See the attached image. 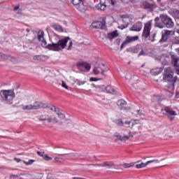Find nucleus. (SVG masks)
<instances>
[{
    "instance_id": "obj_40",
    "label": "nucleus",
    "mask_w": 179,
    "mask_h": 179,
    "mask_svg": "<svg viewBox=\"0 0 179 179\" xmlns=\"http://www.w3.org/2000/svg\"><path fill=\"white\" fill-rule=\"evenodd\" d=\"M122 23H124V24H127L128 23L129 24V18L124 17L122 20Z\"/></svg>"
},
{
    "instance_id": "obj_22",
    "label": "nucleus",
    "mask_w": 179,
    "mask_h": 179,
    "mask_svg": "<svg viewBox=\"0 0 179 179\" xmlns=\"http://www.w3.org/2000/svg\"><path fill=\"white\" fill-rule=\"evenodd\" d=\"M105 90L107 92V93H110V94H117V90L114 89L113 87H111V85L106 87Z\"/></svg>"
},
{
    "instance_id": "obj_39",
    "label": "nucleus",
    "mask_w": 179,
    "mask_h": 179,
    "mask_svg": "<svg viewBox=\"0 0 179 179\" xmlns=\"http://www.w3.org/2000/svg\"><path fill=\"white\" fill-rule=\"evenodd\" d=\"M129 24L126 23L124 24L120 25L118 27V29H120V30H124V29H127V27H128Z\"/></svg>"
},
{
    "instance_id": "obj_50",
    "label": "nucleus",
    "mask_w": 179,
    "mask_h": 179,
    "mask_svg": "<svg viewBox=\"0 0 179 179\" xmlns=\"http://www.w3.org/2000/svg\"><path fill=\"white\" fill-rule=\"evenodd\" d=\"M85 83H86V81H78V82L77 83V85H78V86H82V85H85Z\"/></svg>"
},
{
    "instance_id": "obj_33",
    "label": "nucleus",
    "mask_w": 179,
    "mask_h": 179,
    "mask_svg": "<svg viewBox=\"0 0 179 179\" xmlns=\"http://www.w3.org/2000/svg\"><path fill=\"white\" fill-rule=\"evenodd\" d=\"M50 115H41L39 117V121H48Z\"/></svg>"
},
{
    "instance_id": "obj_15",
    "label": "nucleus",
    "mask_w": 179,
    "mask_h": 179,
    "mask_svg": "<svg viewBox=\"0 0 179 179\" xmlns=\"http://www.w3.org/2000/svg\"><path fill=\"white\" fill-rule=\"evenodd\" d=\"M49 58L50 57L48 56L44 55H38L33 57V59H34V61H39L40 62H45V61Z\"/></svg>"
},
{
    "instance_id": "obj_64",
    "label": "nucleus",
    "mask_w": 179,
    "mask_h": 179,
    "mask_svg": "<svg viewBox=\"0 0 179 179\" xmlns=\"http://www.w3.org/2000/svg\"><path fill=\"white\" fill-rule=\"evenodd\" d=\"M58 159H59V158H55V160H58Z\"/></svg>"
},
{
    "instance_id": "obj_49",
    "label": "nucleus",
    "mask_w": 179,
    "mask_h": 179,
    "mask_svg": "<svg viewBox=\"0 0 179 179\" xmlns=\"http://www.w3.org/2000/svg\"><path fill=\"white\" fill-rule=\"evenodd\" d=\"M90 82H97V80H100V79H97L96 78H93L92 77L90 79Z\"/></svg>"
},
{
    "instance_id": "obj_18",
    "label": "nucleus",
    "mask_w": 179,
    "mask_h": 179,
    "mask_svg": "<svg viewBox=\"0 0 179 179\" xmlns=\"http://www.w3.org/2000/svg\"><path fill=\"white\" fill-rule=\"evenodd\" d=\"M0 58H2V59H8V61H11V62H16V59L10 55L0 53Z\"/></svg>"
},
{
    "instance_id": "obj_9",
    "label": "nucleus",
    "mask_w": 179,
    "mask_h": 179,
    "mask_svg": "<svg viewBox=\"0 0 179 179\" xmlns=\"http://www.w3.org/2000/svg\"><path fill=\"white\" fill-rule=\"evenodd\" d=\"M77 66L79 71H81L82 72H89L92 68L90 64L87 63H78Z\"/></svg>"
},
{
    "instance_id": "obj_62",
    "label": "nucleus",
    "mask_w": 179,
    "mask_h": 179,
    "mask_svg": "<svg viewBox=\"0 0 179 179\" xmlns=\"http://www.w3.org/2000/svg\"><path fill=\"white\" fill-rule=\"evenodd\" d=\"M56 148H57L58 149H60V148H61V147H56Z\"/></svg>"
},
{
    "instance_id": "obj_12",
    "label": "nucleus",
    "mask_w": 179,
    "mask_h": 179,
    "mask_svg": "<svg viewBox=\"0 0 179 179\" xmlns=\"http://www.w3.org/2000/svg\"><path fill=\"white\" fill-rule=\"evenodd\" d=\"M115 138H117L119 141H121V142H125L129 139V138H134V135L131 134V131L129 132V136H121L118 133L115 134Z\"/></svg>"
},
{
    "instance_id": "obj_58",
    "label": "nucleus",
    "mask_w": 179,
    "mask_h": 179,
    "mask_svg": "<svg viewBox=\"0 0 179 179\" xmlns=\"http://www.w3.org/2000/svg\"><path fill=\"white\" fill-rule=\"evenodd\" d=\"M64 155H69V154H59V156H64Z\"/></svg>"
},
{
    "instance_id": "obj_13",
    "label": "nucleus",
    "mask_w": 179,
    "mask_h": 179,
    "mask_svg": "<svg viewBox=\"0 0 179 179\" xmlns=\"http://www.w3.org/2000/svg\"><path fill=\"white\" fill-rule=\"evenodd\" d=\"M168 13L175 19V20H179V10L176 8H171Z\"/></svg>"
},
{
    "instance_id": "obj_60",
    "label": "nucleus",
    "mask_w": 179,
    "mask_h": 179,
    "mask_svg": "<svg viewBox=\"0 0 179 179\" xmlns=\"http://www.w3.org/2000/svg\"><path fill=\"white\" fill-rule=\"evenodd\" d=\"M157 2H162V0H157Z\"/></svg>"
},
{
    "instance_id": "obj_46",
    "label": "nucleus",
    "mask_w": 179,
    "mask_h": 179,
    "mask_svg": "<svg viewBox=\"0 0 179 179\" xmlns=\"http://www.w3.org/2000/svg\"><path fill=\"white\" fill-rule=\"evenodd\" d=\"M72 45H73V43H72V41H71L69 44V46H68V48L67 50H72Z\"/></svg>"
},
{
    "instance_id": "obj_4",
    "label": "nucleus",
    "mask_w": 179,
    "mask_h": 179,
    "mask_svg": "<svg viewBox=\"0 0 179 179\" xmlns=\"http://www.w3.org/2000/svg\"><path fill=\"white\" fill-rule=\"evenodd\" d=\"M160 19L163 24H164V26L166 27L168 29H173V27H174V22H173L171 17H169L166 15H161Z\"/></svg>"
},
{
    "instance_id": "obj_45",
    "label": "nucleus",
    "mask_w": 179,
    "mask_h": 179,
    "mask_svg": "<svg viewBox=\"0 0 179 179\" xmlns=\"http://www.w3.org/2000/svg\"><path fill=\"white\" fill-rule=\"evenodd\" d=\"M55 113H56V114L59 115V114H61L60 109L59 108H55Z\"/></svg>"
},
{
    "instance_id": "obj_53",
    "label": "nucleus",
    "mask_w": 179,
    "mask_h": 179,
    "mask_svg": "<svg viewBox=\"0 0 179 179\" xmlns=\"http://www.w3.org/2000/svg\"><path fill=\"white\" fill-rule=\"evenodd\" d=\"M134 122V125H135L136 124H139V120H132Z\"/></svg>"
},
{
    "instance_id": "obj_32",
    "label": "nucleus",
    "mask_w": 179,
    "mask_h": 179,
    "mask_svg": "<svg viewBox=\"0 0 179 179\" xmlns=\"http://www.w3.org/2000/svg\"><path fill=\"white\" fill-rule=\"evenodd\" d=\"M84 0H71V3L76 6V8H78V6L80 4L81 2H83Z\"/></svg>"
},
{
    "instance_id": "obj_25",
    "label": "nucleus",
    "mask_w": 179,
    "mask_h": 179,
    "mask_svg": "<svg viewBox=\"0 0 179 179\" xmlns=\"http://www.w3.org/2000/svg\"><path fill=\"white\" fill-rule=\"evenodd\" d=\"M159 20H160V17H155V27H159V29H163L164 27V25H163V24L159 22Z\"/></svg>"
},
{
    "instance_id": "obj_1",
    "label": "nucleus",
    "mask_w": 179,
    "mask_h": 179,
    "mask_svg": "<svg viewBox=\"0 0 179 179\" xmlns=\"http://www.w3.org/2000/svg\"><path fill=\"white\" fill-rule=\"evenodd\" d=\"M37 38L38 41H41L43 47H45V48L50 51H62V50H65V47L68 44V41L71 40V38L67 36L59 40L57 43H52V44L47 45V41L44 39V31L41 30L38 31Z\"/></svg>"
},
{
    "instance_id": "obj_42",
    "label": "nucleus",
    "mask_w": 179,
    "mask_h": 179,
    "mask_svg": "<svg viewBox=\"0 0 179 179\" xmlns=\"http://www.w3.org/2000/svg\"><path fill=\"white\" fill-rule=\"evenodd\" d=\"M46 106H47L46 108H50L51 110V111H55V108H56L55 106H54L52 105L48 106L47 104H46Z\"/></svg>"
},
{
    "instance_id": "obj_16",
    "label": "nucleus",
    "mask_w": 179,
    "mask_h": 179,
    "mask_svg": "<svg viewBox=\"0 0 179 179\" xmlns=\"http://www.w3.org/2000/svg\"><path fill=\"white\" fill-rule=\"evenodd\" d=\"M157 162H159V159L150 160L145 163L142 162L141 164H136V169H143V167H146V166H148V164H150V163H157Z\"/></svg>"
},
{
    "instance_id": "obj_41",
    "label": "nucleus",
    "mask_w": 179,
    "mask_h": 179,
    "mask_svg": "<svg viewBox=\"0 0 179 179\" xmlns=\"http://www.w3.org/2000/svg\"><path fill=\"white\" fill-rule=\"evenodd\" d=\"M43 159H44V160H46L47 162H48V160H52V157H49L48 155H45L43 156Z\"/></svg>"
},
{
    "instance_id": "obj_48",
    "label": "nucleus",
    "mask_w": 179,
    "mask_h": 179,
    "mask_svg": "<svg viewBox=\"0 0 179 179\" xmlns=\"http://www.w3.org/2000/svg\"><path fill=\"white\" fill-rule=\"evenodd\" d=\"M141 55H146V52H145L143 50H142L139 52L138 57H141Z\"/></svg>"
},
{
    "instance_id": "obj_21",
    "label": "nucleus",
    "mask_w": 179,
    "mask_h": 179,
    "mask_svg": "<svg viewBox=\"0 0 179 179\" xmlns=\"http://www.w3.org/2000/svg\"><path fill=\"white\" fill-rule=\"evenodd\" d=\"M178 61H179V57L178 56L176 55H171V63L173 64V66H178Z\"/></svg>"
},
{
    "instance_id": "obj_8",
    "label": "nucleus",
    "mask_w": 179,
    "mask_h": 179,
    "mask_svg": "<svg viewBox=\"0 0 179 179\" xmlns=\"http://www.w3.org/2000/svg\"><path fill=\"white\" fill-rule=\"evenodd\" d=\"M138 38H139L138 36H127L125 41L122 43L120 46V50H122L127 44H129V43H134V41H136Z\"/></svg>"
},
{
    "instance_id": "obj_11",
    "label": "nucleus",
    "mask_w": 179,
    "mask_h": 179,
    "mask_svg": "<svg viewBox=\"0 0 179 179\" xmlns=\"http://www.w3.org/2000/svg\"><path fill=\"white\" fill-rule=\"evenodd\" d=\"M171 33H173V31H164V32H162V38L160 39L159 43H166V41L169 40Z\"/></svg>"
},
{
    "instance_id": "obj_24",
    "label": "nucleus",
    "mask_w": 179,
    "mask_h": 179,
    "mask_svg": "<svg viewBox=\"0 0 179 179\" xmlns=\"http://www.w3.org/2000/svg\"><path fill=\"white\" fill-rule=\"evenodd\" d=\"M99 69H100L101 75H104V73L108 71V67H107L106 65H104V64H100Z\"/></svg>"
},
{
    "instance_id": "obj_44",
    "label": "nucleus",
    "mask_w": 179,
    "mask_h": 179,
    "mask_svg": "<svg viewBox=\"0 0 179 179\" xmlns=\"http://www.w3.org/2000/svg\"><path fill=\"white\" fill-rule=\"evenodd\" d=\"M62 86L68 90V85H66V83H65V81H62Z\"/></svg>"
},
{
    "instance_id": "obj_6",
    "label": "nucleus",
    "mask_w": 179,
    "mask_h": 179,
    "mask_svg": "<svg viewBox=\"0 0 179 179\" xmlns=\"http://www.w3.org/2000/svg\"><path fill=\"white\" fill-rule=\"evenodd\" d=\"M162 111L164 115H167L169 118H171V121H173V120H174V116L177 115L176 110H173L169 106L165 107Z\"/></svg>"
},
{
    "instance_id": "obj_63",
    "label": "nucleus",
    "mask_w": 179,
    "mask_h": 179,
    "mask_svg": "<svg viewBox=\"0 0 179 179\" xmlns=\"http://www.w3.org/2000/svg\"><path fill=\"white\" fill-rule=\"evenodd\" d=\"M122 2H124V1H125V0H120Z\"/></svg>"
},
{
    "instance_id": "obj_10",
    "label": "nucleus",
    "mask_w": 179,
    "mask_h": 179,
    "mask_svg": "<svg viewBox=\"0 0 179 179\" xmlns=\"http://www.w3.org/2000/svg\"><path fill=\"white\" fill-rule=\"evenodd\" d=\"M92 29H101V30H104L106 29V21H96L92 24Z\"/></svg>"
},
{
    "instance_id": "obj_20",
    "label": "nucleus",
    "mask_w": 179,
    "mask_h": 179,
    "mask_svg": "<svg viewBox=\"0 0 179 179\" xmlns=\"http://www.w3.org/2000/svg\"><path fill=\"white\" fill-rule=\"evenodd\" d=\"M76 9H78V10H79V12H86V10H87V7L86 6H85V1H83V2H81L79 6L78 7H76Z\"/></svg>"
},
{
    "instance_id": "obj_61",
    "label": "nucleus",
    "mask_w": 179,
    "mask_h": 179,
    "mask_svg": "<svg viewBox=\"0 0 179 179\" xmlns=\"http://www.w3.org/2000/svg\"><path fill=\"white\" fill-rule=\"evenodd\" d=\"M134 85H135V84H131V86H132L133 87H134Z\"/></svg>"
},
{
    "instance_id": "obj_26",
    "label": "nucleus",
    "mask_w": 179,
    "mask_h": 179,
    "mask_svg": "<svg viewBox=\"0 0 179 179\" xmlns=\"http://www.w3.org/2000/svg\"><path fill=\"white\" fill-rule=\"evenodd\" d=\"M117 105H119L120 107H121V110H125V108H124V106H127V101L124 99H120L117 101Z\"/></svg>"
},
{
    "instance_id": "obj_14",
    "label": "nucleus",
    "mask_w": 179,
    "mask_h": 179,
    "mask_svg": "<svg viewBox=\"0 0 179 179\" xmlns=\"http://www.w3.org/2000/svg\"><path fill=\"white\" fill-rule=\"evenodd\" d=\"M143 6L144 9H146L148 12H153L156 9V5L150 4L148 1H144L143 3Z\"/></svg>"
},
{
    "instance_id": "obj_5",
    "label": "nucleus",
    "mask_w": 179,
    "mask_h": 179,
    "mask_svg": "<svg viewBox=\"0 0 179 179\" xmlns=\"http://www.w3.org/2000/svg\"><path fill=\"white\" fill-rule=\"evenodd\" d=\"M47 103L36 101L34 105L29 104L22 107V110H39V108H45Z\"/></svg>"
},
{
    "instance_id": "obj_27",
    "label": "nucleus",
    "mask_w": 179,
    "mask_h": 179,
    "mask_svg": "<svg viewBox=\"0 0 179 179\" xmlns=\"http://www.w3.org/2000/svg\"><path fill=\"white\" fill-rule=\"evenodd\" d=\"M117 36L118 33H117V31H114L112 33L108 34V38H109V40H113L115 38V37H117Z\"/></svg>"
},
{
    "instance_id": "obj_35",
    "label": "nucleus",
    "mask_w": 179,
    "mask_h": 179,
    "mask_svg": "<svg viewBox=\"0 0 179 179\" xmlns=\"http://www.w3.org/2000/svg\"><path fill=\"white\" fill-rule=\"evenodd\" d=\"M122 166L124 169H129V167H134V166H135V162H131L130 164H124Z\"/></svg>"
},
{
    "instance_id": "obj_17",
    "label": "nucleus",
    "mask_w": 179,
    "mask_h": 179,
    "mask_svg": "<svg viewBox=\"0 0 179 179\" xmlns=\"http://www.w3.org/2000/svg\"><path fill=\"white\" fill-rule=\"evenodd\" d=\"M108 0H100V3L97 5L96 8L100 10H104L107 8V3Z\"/></svg>"
},
{
    "instance_id": "obj_28",
    "label": "nucleus",
    "mask_w": 179,
    "mask_h": 179,
    "mask_svg": "<svg viewBox=\"0 0 179 179\" xmlns=\"http://www.w3.org/2000/svg\"><path fill=\"white\" fill-rule=\"evenodd\" d=\"M52 27L56 30V31H64V29H62V27L58 24H55L52 25Z\"/></svg>"
},
{
    "instance_id": "obj_30",
    "label": "nucleus",
    "mask_w": 179,
    "mask_h": 179,
    "mask_svg": "<svg viewBox=\"0 0 179 179\" xmlns=\"http://www.w3.org/2000/svg\"><path fill=\"white\" fill-rule=\"evenodd\" d=\"M115 124L117 125V127H124V122L121 119H117L114 120Z\"/></svg>"
},
{
    "instance_id": "obj_29",
    "label": "nucleus",
    "mask_w": 179,
    "mask_h": 179,
    "mask_svg": "<svg viewBox=\"0 0 179 179\" xmlns=\"http://www.w3.org/2000/svg\"><path fill=\"white\" fill-rule=\"evenodd\" d=\"M114 166V164L111 162H105L102 167H107V169H111Z\"/></svg>"
},
{
    "instance_id": "obj_54",
    "label": "nucleus",
    "mask_w": 179,
    "mask_h": 179,
    "mask_svg": "<svg viewBox=\"0 0 179 179\" xmlns=\"http://www.w3.org/2000/svg\"><path fill=\"white\" fill-rule=\"evenodd\" d=\"M137 114H138V115H142V111L141 110H138L137 111Z\"/></svg>"
},
{
    "instance_id": "obj_19",
    "label": "nucleus",
    "mask_w": 179,
    "mask_h": 179,
    "mask_svg": "<svg viewBox=\"0 0 179 179\" xmlns=\"http://www.w3.org/2000/svg\"><path fill=\"white\" fill-rule=\"evenodd\" d=\"M131 31H141L142 30V22H138L130 28Z\"/></svg>"
},
{
    "instance_id": "obj_37",
    "label": "nucleus",
    "mask_w": 179,
    "mask_h": 179,
    "mask_svg": "<svg viewBox=\"0 0 179 179\" xmlns=\"http://www.w3.org/2000/svg\"><path fill=\"white\" fill-rule=\"evenodd\" d=\"M100 66L99 67H94L93 72L94 73V75H99V73H100Z\"/></svg>"
},
{
    "instance_id": "obj_56",
    "label": "nucleus",
    "mask_w": 179,
    "mask_h": 179,
    "mask_svg": "<svg viewBox=\"0 0 179 179\" xmlns=\"http://www.w3.org/2000/svg\"><path fill=\"white\" fill-rule=\"evenodd\" d=\"M111 5H115V3L113 0H111Z\"/></svg>"
},
{
    "instance_id": "obj_57",
    "label": "nucleus",
    "mask_w": 179,
    "mask_h": 179,
    "mask_svg": "<svg viewBox=\"0 0 179 179\" xmlns=\"http://www.w3.org/2000/svg\"><path fill=\"white\" fill-rule=\"evenodd\" d=\"M26 31H27V33H29V32H30V29H26Z\"/></svg>"
},
{
    "instance_id": "obj_31",
    "label": "nucleus",
    "mask_w": 179,
    "mask_h": 179,
    "mask_svg": "<svg viewBox=\"0 0 179 179\" xmlns=\"http://www.w3.org/2000/svg\"><path fill=\"white\" fill-rule=\"evenodd\" d=\"M58 121L57 117H51V116H49L48 119V122H52V124H57L58 123Z\"/></svg>"
},
{
    "instance_id": "obj_51",
    "label": "nucleus",
    "mask_w": 179,
    "mask_h": 179,
    "mask_svg": "<svg viewBox=\"0 0 179 179\" xmlns=\"http://www.w3.org/2000/svg\"><path fill=\"white\" fill-rule=\"evenodd\" d=\"M18 175H10V178H17Z\"/></svg>"
},
{
    "instance_id": "obj_43",
    "label": "nucleus",
    "mask_w": 179,
    "mask_h": 179,
    "mask_svg": "<svg viewBox=\"0 0 179 179\" xmlns=\"http://www.w3.org/2000/svg\"><path fill=\"white\" fill-rule=\"evenodd\" d=\"M37 155H38V156H41V157H43V158L44 156H45V152L38 151V152H37Z\"/></svg>"
},
{
    "instance_id": "obj_47",
    "label": "nucleus",
    "mask_w": 179,
    "mask_h": 179,
    "mask_svg": "<svg viewBox=\"0 0 179 179\" xmlns=\"http://www.w3.org/2000/svg\"><path fill=\"white\" fill-rule=\"evenodd\" d=\"M59 118H62V120H64L65 118V114L60 113L59 115H57Z\"/></svg>"
},
{
    "instance_id": "obj_38",
    "label": "nucleus",
    "mask_w": 179,
    "mask_h": 179,
    "mask_svg": "<svg viewBox=\"0 0 179 179\" xmlns=\"http://www.w3.org/2000/svg\"><path fill=\"white\" fill-rule=\"evenodd\" d=\"M126 125H130V124H131V126H129V128H134V121L133 120H130V121H126L125 122H124V124Z\"/></svg>"
},
{
    "instance_id": "obj_59",
    "label": "nucleus",
    "mask_w": 179,
    "mask_h": 179,
    "mask_svg": "<svg viewBox=\"0 0 179 179\" xmlns=\"http://www.w3.org/2000/svg\"><path fill=\"white\" fill-rule=\"evenodd\" d=\"M63 122H59V125H62Z\"/></svg>"
},
{
    "instance_id": "obj_55",
    "label": "nucleus",
    "mask_w": 179,
    "mask_h": 179,
    "mask_svg": "<svg viewBox=\"0 0 179 179\" xmlns=\"http://www.w3.org/2000/svg\"><path fill=\"white\" fill-rule=\"evenodd\" d=\"M17 9H19V6H15V7L14 8V10H17Z\"/></svg>"
},
{
    "instance_id": "obj_2",
    "label": "nucleus",
    "mask_w": 179,
    "mask_h": 179,
    "mask_svg": "<svg viewBox=\"0 0 179 179\" xmlns=\"http://www.w3.org/2000/svg\"><path fill=\"white\" fill-rule=\"evenodd\" d=\"M177 76H174V71L171 67H168L164 70L163 80L165 82H168V87L169 89V92H167L166 94L170 97L173 96V94L171 91L174 90V85H176V82H177Z\"/></svg>"
},
{
    "instance_id": "obj_34",
    "label": "nucleus",
    "mask_w": 179,
    "mask_h": 179,
    "mask_svg": "<svg viewBox=\"0 0 179 179\" xmlns=\"http://www.w3.org/2000/svg\"><path fill=\"white\" fill-rule=\"evenodd\" d=\"M139 45H136L134 48H131V52H133L134 54H138L140 51Z\"/></svg>"
},
{
    "instance_id": "obj_36",
    "label": "nucleus",
    "mask_w": 179,
    "mask_h": 179,
    "mask_svg": "<svg viewBox=\"0 0 179 179\" xmlns=\"http://www.w3.org/2000/svg\"><path fill=\"white\" fill-rule=\"evenodd\" d=\"M24 164H25L26 166H30L31 164H33V163H34V162H36V160L34 159H29L28 162L26 161H22Z\"/></svg>"
},
{
    "instance_id": "obj_3",
    "label": "nucleus",
    "mask_w": 179,
    "mask_h": 179,
    "mask_svg": "<svg viewBox=\"0 0 179 179\" xmlns=\"http://www.w3.org/2000/svg\"><path fill=\"white\" fill-rule=\"evenodd\" d=\"M1 101L6 104H13V99L16 97L15 90H2L0 91Z\"/></svg>"
},
{
    "instance_id": "obj_7",
    "label": "nucleus",
    "mask_w": 179,
    "mask_h": 179,
    "mask_svg": "<svg viewBox=\"0 0 179 179\" xmlns=\"http://www.w3.org/2000/svg\"><path fill=\"white\" fill-rule=\"evenodd\" d=\"M152 29V21H149L144 25L142 36L144 38H148L150 36V30Z\"/></svg>"
},
{
    "instance_id": "obj_52",
    "label": "nucleus",
    "mask_w": 179,
    "mask_h": 179,
    "mask_svg": "<svg viewBox=\"0 0 179 179\" xmlns=\"http://www.w3.org/2000/svg\"><path fill=\"white\" fill-rule=\"evenodd\" d=\"M15 162H17V163H20V162H22V159H20V158H15Z\"/></svg>"
},
{
    "instance_id": "obj_23",
    "label": "nucleus",
    "mask_w": 179,
    "mask_h": 179,
    "mask_svg": "<svg viewBox=\"0 0 179 179\" xmlns=\"http://www.w3.org/2000/svg\"><path fill=\"white\" fill-rule=\"evenodd\" d=\"M162 71H163V69L157 68V69H152L150 72L152 75H154V76H157V75L162 73Z\"/></svg>"
}]
</instances>
